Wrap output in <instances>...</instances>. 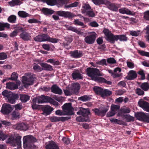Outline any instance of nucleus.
Segmentation results:
<instances>
[{
    "instance_id": "1",
    "label": "nucleus",
    "mask_w": 149,
    "mask_h": 149,
    "mask_svg": "<svg viewBox=\"0 0 149 149\" xmlns=\"http://www.w3.org/2000/svg\"><path fill=\"white\" fill-rule=\"evenodd\" d=\"M103 32L106 37V40L113 44L118 40L120 41H125L127 40V38L125 35H114L107 29H104Z\"/></svg>"
},
{
    "instance_id": "2",
    "label": "nucleus",
    "mask_w": 149,
    "mask_h": 149,
    "mask_svg": "<svg viewBox=\"0 0 149 149\" xmlns=\"http://www.w3.org/2000/svg\"><path fill=\"white\" fill-rule=\"evenodd\" d=\"M33 39L36 42H40L47 41L53 43H57L59 40L56 38H51L46 34H39L35 37Z\"/></svg>"
},
{
    "instance_id": "3",
    "label": "nucleus",
    "mask_w": 149,
    "mask_h": 149,
    "mask_svg": "<svg viewBox=\"0 0 149 149\" xmlns=\"http://www.w3.org/2000/svg\"><path fill=\"white\" fill-rule=\"evenodd\" d=\"M23 140L24 148H32L33 146V143L37 141L36 139L31 135L24 136Z\"/></svg>"
},
{
    "instance_id": "4",
    "label": "nucleus",
    "mask_w": 149,
    "mask_h": 149,
    "mask_svg": "<svg viewBox=\"0 0 149 149\" xmlns=\"http://www.w3.org/2000/svg\"><path fill=\"white\" fill-rule=\"evenodd\" d=\"M86 71L87 75L93 80H94L97 76H102L104 75L102 73L96 68H88L86 69Z\"/></svg>"
},
{
    "instance_id": "5",
    "label": "nucleus",
    "mask_w": 149,
    "mask_h": 149,
    "mask_svg": "<svg viewBox=\"0 0 149 149\" xmlns=\"http://www.w3.org/2000/svg\"><path fill=\"white\" fill-rule=\"evenodd\" d=\"M36 77L34 74L27 75V76H23L22 77L23 86L25 88H27L30 85H33L34 81H36Z\"/></svg>"
},
{
    "instance_id": "6",
    "label": "nucleus",
    "mask_w": 149,
    "mask_h": 149,
    "mask_svg": "<svg viewBox=\"0 0 149 149\" xmlns=\"http://www.w3.org/2000/svg\"><path fill=\"white\" fill-rule=\"evenodd\" d=\"M21 136H18L15 139L13 136H10L6 141V143L11 144L13 146L18 145V147L20 148L21 143Z\"/></svg>"
},
{
    "instance_id": "7",
    "label": "nucleus",
    "mask_w": 149,
    "mask_h": 149,
    "mask_svg": "<svg viewBox=\"0 0 149 149\" xmlns=\"http://www.w3.org/2000/svg\"><path fill=\"white\" fill-rule=\"evenodd\" d=\"M62 109L66 115L71 116L74 114L73 108L70 103L65 104L62 106Z\"/></svg>"
},
{
    "instance_id": "8",
    "label": "nucleus",
    "mask_w": 149,
    "mask_h": 149,
    "mask_svg": "<svg viewBox=\"0 0 149 149\" xmlns=\"http://www.w3.org/2000/svg\"><path fill=\"white\" fill-rule=\"evenodd\" d=\"M55 14L58 16L69 19L72 18L75 16L74 14L71 12L62 10L56 11Z\"/></svg>"
},
{
    "instance_id": "9",
    "label": "nucleus",
    "mask_w": 149,
    "mask_h": 149,
    "mask_svg": "<svg viewBox=\"0 0 149 149\" xmlns=\"http://www.w3.org/2000/svg\"><path fill=\"white\" fill-rule=\"evenodd\" d=\"M97 36V34L94 32H91L89 35L87 36L84 38L85 42L87 44H93Z\"/></svg>"
},
{
    "instance_id": "10",
    "label": "nucleus",
    "mask_w": 149,
    "mask_h": 149,
    "mask_svg": "<svg viewBox=\"0 0 149 149\" xmlns=\"http://www.w3.org/2000/svg\"><path fill=\"white\" fill-rule=\"evenodd\" d=\"M107 7L112 11L117 12L119 8V5L111 3L108 0H107L105 4Z\"/></svg>"
},
{
    "instance_id": "11",
    "label": "nucleus",
    "mask_w": 149,
    "mask_h": 149,
    "mask_svg": "<svg viewBox=\"0 0 149 149\" xmlns=\"http://www.w3.org/2000/svg\"><path fill=\"white\" fill-rule=\"evenodd\" d=\"M11 105L9 104H3L1 112L4 114H8L13 110Z\"/></svg>"
},
{
    "instance_id": "12",
    "label": "nucleus",
    "mask_w": 149,
    "mask_h": 149,
    "mask_svg": "<svg viewBox=\"0 0 149 149\" xmlns=\"http://www.w3.org/2000/svg\"><path fill=\"white\" fill-rule=\"evenodd\" d=\"M138 105L142 108L144 111L149 112V103L143 100H140L138 102Z\"/></svg>"
},
{
    "instance_id": "13",
    "label": "nucleus",
    "mask_w": 149,
    "mask_h": 149,
    "mask_svg": "<svg viewBox=\"0 0 149 149\" xmlns=\"http://www.w3.org/2000/svg\"><path fill=\"white\" fill-rule=\"evenodd\" d=\"M109 109L107 108H104L100 110L97 108H95L93 110L94 112L96 115L101 117H104L106 114L108 110Z\"/></svg>"
},
{
    "instance_id": "14",
    "label": "nucleus",
    "mask_w": 149,
    "mask_h": 149,
    "mask_svg": "<svg viewBox=\"0 0 149 149\" xmlns=\"http://www.w3.org/2000/svg\"><path fill=\"white\" fill-rule=\"evenodd\" d=\"M78 115H81L84 117L89 118L88 116L90 113L88 109H84L83 107L79 108V110L77 113Z\"/></svg>"
},
{
    "instance_id": "15",
    "label": "nucleus",
    "mask_w": 149,
    "mask_h": 149,
    "mask_svg": "<svg viewBox=\"0 0 149 149\" xmlns=\"http://www.w3.org/2000/svg\"><path fill=\"white\" fill-rule=\"evenodd\" d=\"M70 54L71 57L75 58H80L83 55L82 51H78L77 50L70 51Z\"/></svg>"
},
{
    "instance_id": "16",
    "label": "nucleus",
    "mask_w": 149,
    "mask_h": 149,
    "mask_svg": "<svg viewBox=\"0 0 149 149\" xmlns=\"http://www.w3.org/2000/svg\"><path fill=\"white\" fill-rule=\"evenodd\" d=\"M19 97V94L13 93L12 92L10 93V94L9 95L7 98L9 103L11 104H14L16 101L18 100Z\"/></svg>"
},
{
    "instance_id": "17",
    "label": "nucleus",
    "mask_w": 149,
    "mask_h": 149,
    "mask_svg": "<svg viewBox=\"0 0 149 149\" xmlns=\"http://www.w3.org/2000/svg\"><path fill=\"white\" fill-rule=\"evenodd\" d=\"M148 116V114H146L142 112H138L135 114V116L138 119L145 122Z\"/></svg>"
},
{
    "instance_id": "18",
    "label": "nucleus",
    "mask_w": 149,
    "mask_h": 149,
    "mask_svg": "<svg viewBox=\"0 0 149 149\" xmlns=\"http://www.w3.org/2000/svg\"><path fill=\"white\" fill-rule=\"evenodd\" d=\"M46 149H59L58 146L53 141H49L45 146Z\"/></svg>"
},
{
    "instance_id": "19",
    "label": "nucleus",
    "mask_w": 149,
    "mask_h": 149,
    "mask_svg": "<svg viewBox=\"0 0 149 149\" xmlns=\"http://www.w3.org/2000/svg\"><path fill=\"white\" fill-rule=\"evenodd\" d=\"M137 75L135 71L131 70L129 71L128 75L126 78L128 80H132L135 79L137 77Z\"/></svg>"
},
{
    "instance_id": "20",
    "label": "nucleus",
    "mask_w": 149,
    "mask_h": 149,
    "mask_svg": "<svg viewBox=\"0 0 149 149\" xmlns=\"http://www.w3.org/2000/svg\"><path fill=\"white\" fill-rule=\"evenodd\" d=\"M19 36L20 38L25 41L30 40L31 39L30 33L26 32L22 33L20 34Z\"/></svg>"
},
{
    "instance_id": "21",
    "label": "nucleus",
    "mask_w": 149,
    "mask_h": 149,
    "mask_svg": "<svg viewBox=\"0 0 149 149\" xmlns=\"http://www.w3.org/2000/svg\"><path fill=\"white\" fill-rule=\"evenodd\" d=\"M51 91L54 93L59 95L62 94V90L56 84L53 85L51 88Z\"/></svg>"
},
{
    "instance_id": "22",
    "label": "nucleus",
    "mask_w": 149,
    "mask_h": 149,
    "mask_svg": "<svg viewBox=\"0 0 149 149\" xmlns=\"http://www.w3.org/2000/svg\"><path fill=\"white\" fill-rule=\"evenodd\" d=\"M42 110L43 112V114L45 116H47L50 114L54 109L50 106H47L42 107Z\"/></svg>"
},
{
    "instance_id": "23",
    "label": "nucleus",
    "mask_w": 149,
    "mask_h": 149,
    "mask_svg": "<svg viewBox=\"0 0 149 149\" xmlns=\"http://www.w3.org/2000/svg\"><path fill=\"white\" fill-rule=\"evenodd\" d=\"M98 83H104L107 84L108 85H111L112 82L107 80L103 77L97 76L93 80Z\"/></svg>"
},
{
    "instance_id": "24",
    "label": "nucleus",
    "mask_w": 149,
    "mask_h": 149,
    "mask_svg": "<svg viewBox=\"0 0 149 149\" xmlns=\"http://www.w3.org/2000/svg\"><path fill=\"white\" fill-rule=\"evenodd\" d=\"M38 104L42 103L48 101L49 97L45 96L44 95L37 96L36 97Z\"/></svg>"
},
{
    "instance_id": "25",
    "label": "nucleus",
    "mask_w": 149,
    "mask_h": 149,
    "mask_svg": "<svg viewBox=\"0 0 149 149\" xmlns=\"http://www.w3.org/2000/svg\"><path fill=\"white\" fill-rule=\"evenodd\" d=\"M41 11L44 14L47 16L50 15L54 13H55L56 12L50 9L46 8H43Z\"/></svg>"
},
{
    "instance_id": "26",
    "label": "nucleus",
    "mask_w": 149,
    "mask_h": 149,
    "mask_svg": "<svg viewBox=\"0 0 149 149\" xmlns=\"http://www.w3.org/2000/svg\"><path fill=\"white\" fill-rule=\"evenodd\" d=\"M72 76L74 79H81L83 78L82 74L78 70L74 71L72 74Z\"/></svg>"
},
{
    "instance_id": "27",
    "label": "nucleus",
    "mask_w": 149,
    "mask_h": 149,
    "mask_svg": "<svg viewBox=\"0 0 149 149\" xmlns=\"http://www.w3.org/2000/svg\"><path fill=\"white\" fill-rule=\"evenodd\" d=\"M15 127L17 130L24 131H26L28 129V125L24 123H21L16 125Z\"/></svg>"
},
{
    "instance_id": "28",
    "label": "nucleus",
    "mask_w": 149,
    "mask_h": 149,
    "mask_svg": "<svg viewBox=\"0 0 149 149\" xmlns=\"http://www.w3.org/2000/svg\"><path fill=\"white\" fill-rule=\"evenodd\" d=\"M42 70L52 71L53 70L52 66L47 63H42L40 64Z\"/></svg>"
},
{
    "instance_id": "29",
    "label": "nucleus",
    "mask_w": 149,
    "mask_h": 149,
    "mask_svg": "<svg viewBox=\"0 0 149 149\" xmlns=\"http://www.w3.org/2000/svg\"><path fill=\"white\" fill-rule=\"evenodd\" d=\"M19 100L22 103H25L28 101L30 98L29 96L26 94H19Z\"/></svg>"
},
{
    "instance_id": "30",
    "label": "nucleus",
    "mask_w": 149,
    "mask_h": 149,
    "mask_svg": "<svg viewBox=\"0 0 149 149\" xmlns=\"http://www.w3.org/2000/svg\"><path fill=\"white\" fill-rule=\"evenodd\" d=\"M6 88L11 90H14L18 88V85L14 83L9 82L7 83Z\"/></svg>"
},
{
    "instance_id": "31",
    "label": "nucleus",
    "mask_w": 149,
    "mask_h": 149,
    "mask_svg": "<svg viewBox=\"0 0 149 149\" xmlns=\"http://www.w3.org/2000/svg\"><path fill=\"white\" fill-rule=\"evenodd\" d=\"M80 85L79 83H74L73 84L72 90L74 94H77L79 93V91L80 89Z\"/></svg>"
},
{
    "instance_id": "32",
    "label": "nucleus",
    "mask_w": 149,
    "mask_h": 149,
    "mask_svg": "<svg viewBox=\"0 0 149 149\" xmlns=\"http://www.w3.org/2000/svg\"><path fill=\"white\" fill-rule=\"evenodd\" d=\"M119 12L122 14H126L127 15H131L132 12L128 9L126 8H122L120 9L119 10Z\"/></svg>"
},
{
    "instance_id": "33",
    "label": "nucleus",
    "mask_w": 149,
    "mask_h": 149,
    "mask_svg": "<svg viewBox=\"0 0 149 149\" xmlns=\"http://www.w3.org/2000/svg\"><path fill=\"white\" fill-rule=\"evenodd\" d=\"M91 96L88 95H84L83 96L79 97L78 100L83 102H86L90 100L91 99Z\"/></svg>"
},
{
    "instance_id": "34",
    "label": "nucleus",
    "mask_w": 149,
    "mask_h": 149,
    "mask_svg": "<svg viewBox=\"0 0 149 149\" xmlns=\"http://www.w3.org/2000/svg\"><path fill=\"white\" fill-rule=\"evenodd\" d=\"M5 28L8 29L10 28V24L8 23H3L0 22V31H3L5 30Z\"/></svg>"
},
{
    "instance_id": "35",
    "label": "nucleus",
    "mask_w": 149,
    "mask_h": 149,
    "mask_svg": "<svg viewBox=\"0 0 149 149\" xmlns=\"http://www.w3.org/2000/svg\"><path fill=\"white\" fill-rule=\"evenodd\" d=\"M93 90L95 93H96L97 95H100L101 97L103 90L101 88L95 86L93 88Z\"/></svg>"
},
{
    "instance_id": "36",
    "label": "nucleus",
    "mask_w": 149,
    "mask_h": 149,
    "mask_svg": "<svg viewBox=\"0 0 149 149\" xmlns=\"http://www.w3.org/2000/svg\"><path fill=\"white\" fill-rule=\"evenodd\" d=\"M8 3L11 6H15L20 5L21 2L19 0H12L9 2Z\"/></svg>"
},
{
    "instance_id": "37",
    "label": "nucleus",
    "mask_w": 149,
    "mask_h": 149,
    "mask_svg": "<svg viewBox=\"0 0 149 149\" xmlns=\"http://www.w3.org/2000/svg\"><path fill=\"white\" fill-rule=\"evenodd\" d=\"M17 19L16 16L14 15L10 16L8 18V21L10 23H15L16 22Z\"/></svg>"
},
{
    "instance_id": "38",
    "label": "nucleus",
    "mask_w": 149,
    "mask_h": 149,
    "mask_svg": "<svg viewBox=\"0 0 149 149\" xmlns=\"http://www.w3.org/2000/svg\"><path fill=\"white\" fill-rule=\"evenodd\" d=\"M142 33V32L140 30H137L136 31H132L130 32L131 35L135 37L141 36Z\"/></svg>"
},
{
    "instance_id": "39",
    "label": "nucleus",
    "mask_w": 149,
    "mask_h": 149,
    "mask_svg": "<svg viewBox=\"0 0 149 149\" xmlns=\"http://www.w3.org/2000/svg\"><path fill=\"white\" fill-rule=\"evenodd\" d=\"M107 0H91L92 2L95 5L99 6L100 5H105Z\"/></svg>"
},
{
    "instance_id": "40",
    "label": "nucleus",
    "mask_w": 149,
    "mask_h": 149,
    "mask_svg": "<svg viewBox=\"0 0 149 149\" xmlns=\"http://www.w3.org/2000/svg\"><path fill=\"white\" fill-rule=\"evenodd\" d=\"M37 100L36 97L33 98L31 102V107L33 109H38L39 105L36 104Z\"/></svg>"
},
{
    "instance_id": "41",
    "label": "nucleus",
    "mask_w": 149,
    "mask_h": 149,
    "mask_svg": "<svg viewBox=\"0 0 149 149\" xmlns=\"http://www.w3.org/2000/svg\"><path fill=\"white\" fill-rule=\"evenodd\" d=\"M112 91L108 89H105L103 90L101 97H108L110 96L112 94Z\"/></svg>"
},
{
    "instance_id": "42",
    "label": "nucleus",
    "mask_w": 149,
    "mask_h": 149,
    "mask_svg": "<svg viewBox=\"0 0 149 149\" xmlns=\"http://www.w3.org/2000/svg\"><path fill=\"white\" fill-rule=\"evenodd\" d=\"M140 87L142 90L145 91H147L149 89V84L147 82L142 83Z\"/></svg>"
},
{
    "instance_id": "43",
    "label": "nucleus",
    "mask_w": 149,
    "mask_h": 149,
    "mask_svg": "<svg viewBox=\"0 0 149 149\" xmlns=\"http://www.w3.org/2000/svg\"><path fill=\"white\" fill-rule=\"evenodd\" d=\"M46 62L52 64L54 65H58L60 64L59 61H56L54 59H49L46 61Z\"/></svg>"
},
{
    "instance_id": "44",
    "label": "nucleus",
    "mask_w": 149,
    "mask_h": 149,
    "mask_svg": "<svg viewBox=\"0 0 149 149\" xmlns=\"http://www.w3.org/2000/svg\"><path fill=\"white\" fill-rule=\"evenodd\" d=\"M19 113L18 111H14L12 114V119L13 120L18 119L19 118Z\"/></svg>"
},
{
    "instance_id": "45",
    "label": "nucleus",
    "mask_w": 149,
    "mask_h": 149,
    "mask_svg": "<svg viewBox=\"0 0 149 149\" xmlns=\"http://www.w3.org/2000/svg\"><path fill=\"white\" fill-rule=\"evenodd\" d=\"M19 16L21 17L25 18L29 16V14L25 11H19L18 13Z\"/></svg>"
},
{
    "instance_id": "46",
    "label": "nucleus",
    "mask_w": 149,
    "mask_h": 149,
    "mask_svg": "<svg viewBox=\"0 0 149 149\" xmlns=\"http://www.w3.org/2000/svg\"><path fill=\"white\" fill-rule=\"evenodd\" d=\"M33 69L35 72H39L42 70V69L40 66L37 64H34L33 66Z\"/></svg>"
},
{
    "instance_id": "47",
    "label": "nucleus",
    "mask_w": 149,
    "mask_h": 149,
    "mask_svg": "<svg viewBox=\"0 0 149 149\" xmlns=\"http://www.w3.org/2000/svg\"><path fill=\"white\" fill-rule=\"evenodd\" d=\"M120 107L119 106L112 104L111 106V110L116 113L117 111L120 109Z\"/></svg>"
},
{
    "instance_id": "48",
    "label": "nucleus",
    "mask_w": 149,
    "mask_h": 149,
    "mask_svg": "<svg viewBox=\"0 0 149 149\" xmlns=\"http://www.w3.org/2000/svg\"><path fill=\"white\" fill-rule=\"evenodd\" d=\"M65 41L67 42H64L63 43V45L65 47L68 49L70 48V47L68 48V45L72 41V39L71 38H67L65 39Z\"/></svg>"
},
{
    "instance_id": "49",
    "label": "nucleus",
    "mask_w": 149,
    "mask_h": 149,
    "mask_svg": "<svg viewBox=\"0 0 149 149\" xmlns=\"http://www.w3.org/2000/svg\"><path fill=\"white\" fill-rule=\"evenodd\" d=\"M74 23L75 25L82 26L83 28H84L86 26L84 25L83 22L80 21L78 19L75 20L74 21Z\"/></svg>"
},
{
    "instance_id": "50",
    "label": "nucleus",
    "mask_w": 149,
    "mask_h": 149,
    "mask_svg": "<svg viewBox=\"0 0 149 149\" xmlns=\"http://www.w3.org/2000/svg\"><path fill=\"white\" fill-rule=\"evenodd\" d=\"M18 77V74L15 72H14L12 73L11 75V77L9 78L10 80L16 81L17 80Z\"/></svg>"
},
{
    "instance_id": "51",
    "label": "nucleus",
    "mask_w": 149,
    "mask_h": 149,
    "mask_svg": "<svg viewBox=\"0 0 149 149\" xmlns=\"http://www.w3.org/2000/svg\"><path fill=\"white\" fill-rule=\"evenodd\" d=\"M46 3L48 5L53 6L55 5L57 3V0H45Z\"/></svg>"
},
{
    "instance_id": "52",
    "label": "nucleus",
    "mask_w": 149,
    "mask_h": 149,
    "mask_svg": "<svg viewBox=\"0 0 149 149\" xmlns=\"http://www.w3.org/2000/svg\"><path fill=\"white\" fill-rule=\"evenodd\" d=\"M50 120L52 122H59L61 121L60 117L52 116L50 117Z\"/></svg>"
},
{
    "instance_id": "53",
    "label": "nucleus",
    "mask_w": 149,
    "mask_h": 149,
    "mask_svg": "<svg viewBox=\"0 0 149 149\" xmlns=\"http://www.w3.org/2000/svg\"><path fill=\"white\" fill-rule=\"evenodd\" d=\"M68 29L75 32L78 34H81V31H79L76 28L72 26H70L68 27Z\"/></svg>"
},
{
    "instance_id": "54",
    "label": "nucleus",
    "mask_w": 149,
    "mask_h": 149,
    "mask_svg": "<svg viewBox=\"0 0 149 149\" xmlns=\"http://www.w3.org/2000/svg\"><path fill=\"white\" fill-rule=\"evenodd\" d=\"M48 102H50L51 104L55 106L56 107L58 106L59 104L56 101H55L54 99L50 97H49Z\"/></svg>"
},
{
    "instance_id": "55",
    "label": "nucleus",
    "mask_w": 149,
    "mask_h": 149,
    "mask_svg": "<svg viewBox=\"0 0 149 149\" xmlns=\"http://www.w3.org/2000/svg\"><path fill=\"white\" fill-rule=\"evenodd\" d=\"M8 136V135L4 134L1 131H0V140L4 141Z\"/></svg>"
},
{
    "instance_id": "56",
    "label": "nucleus",
    "mask_w": 149,
    "mask_h": 149,
    "mask_svg": "<svg viewBox=\"0 0 149 149\" xmlns=\"http://www.w3.org/2000/svg\"><path fill=\"white\" fill-rule=\"evenodd\" d=\"M125 118L127 120V122L133 121L134 120V118L130 115H125L124 116Z\"/></svg>"
},
{
    "instance_id": "57",
    "label": "nucleus",
    "mask_w": 149,
    "mask_h": 149,
    "mask_svg": "<svg viewBox=\"0 0 149 149\" xmlns=\"http://www.w3.org/2000/svg\"><path fill=\"white\" fill-rule=\"evenodd\" d=\"M82 8H84L83 11L84 13H86L87 10L91 9V7L89 4H85L84 5L82 6Z\"/></svg>"
},
{
    "instance_id": "58",
    "label": "nucleus",
    "mask_w": 149,
    "mask_h": 149,
    "mask_svg": "<svg viewBox=\"0 0 149 149\" xmlns=\"http://www.w3.org/2000/svg\"><path fill=\"white\" fill-rule=\"evenodd\" d=\"M52 45L51 44H43L42 45V47L43 48L47 51H49L50 49V47Z\"/></svg>"
},
{
    "instance_id": "59",
    "label": "nucleus",
    "mask_w": 149,
    "mask_h": 149,
    "mask_svg": "<svg viewBox=\"0 0 149 149\" xmlns=\"http://www.w3.org/2000/svg\"><path fill=\"white\" fill-rule=\"evenodd\" d=\"M143 18L147 21H149V10H147L143 13Z\"/></svg>"
},
{
    "instance_id": "60",
    "label": "nucleus",
    "mask_w": 149,
    "mask_h": 149,
    "mask_svg": "<svg viewBox=\"0 0 149 149\" xmlns=\"http://www.w3.org/2000/svg\"><path fill=\"white\" fill-rule=\"evenodd\" d=\"M7 58V54L4 52L0 53V60H4Z\"/></svg>"
},
{
    "instance_id": "61",
    "label": "nucleus",
    "mask_w": 149,
    "mask_h": 149,
    "mask_svg": "<svg viewBox=\"0 0 149 149\" xmlns=\"http://www.w3.org/2000/svg\"><path fill=\"white\" fill-rule=\"evenodd\" d=\"M138 74L141 75V79L142 80H144L146 79L145 74L143 70H140L138 72Z\"/></svg>"
},
{
    "instance_id": "62",
    "label": "nucleus",
    "mask_w": 149,
    "mask_h": 149,
    "mask_svg": "<svg viewBox=\"0 0 149 149\" xmlns=\"http://www.w3.org/2000/svg\"><path fill=\"white\" fill-rule=\"evenodd\" d=\"M136 93L139 95H143L144 93V92L142 90L139 88H136Z\"/></svg>"
},
{
    "instance_id": "63",
    "label": "nucleus",
    "mask_w": 149,
    "mask_h": 149,
    "mask_svg": "<svg viewBox=\"0 0 149 149\" xmlns=\"http://www.w3.org/2000/svg\"><path fill=\"white\" fill-rule=\"evenodd\" d=\"M86 13V15L89 17H94L95 16V14L92 10H88Z\"/></svg>"
},
{
    "instance_id": "64",
    "label": "nucleus",
    "mask_w": 149,
    "mask_h": 149,
    "mask_svg": "<svg viewBox=\"0 0 149 149\" xmlns=\"http://www.w3.org/2000/svg\"><path fill=\"white\" fill-rule=\"evenodd\" d=\"M12 92L8 91L7 90H5L2 92V94L4 96L7 97V98L9 96L10 94V93Z\"/></svg>"
}]
</instances>
